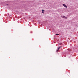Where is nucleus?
I'll return each instance as SVG.
<instances>
[{
	"label": "nucleus",
	"instance_id": "3",
	"mask_svg": "<svg viewBox=\"0 0 78 78\" xmlns=\"http://www.w3.org/2000/svg\"><path fill=\"white\" fill-rule=\"evenodd\" d=\"M61 47H62L60 46V47H59L58 48V49L56 51V52H58V50H59V48H61Z\"/></svg>",
	"mask_w": 78,
	"mask_h": 78
},
{
	"label": "nucleus",
	"instance_id": "4",
	"mask_svg": "<svg viewBox=\"0 0 78 78\" xmlns=\"http://www.w3.org/2000/svg\"><path fill=\"white\" fill-rule=\"evenodd\" d=\"M55 35H56V36H59V35L58 34H55Z\"/></svg>",
	"mask_w": 78,
	"mask_h": 78
},
{
	"label": "nucleus",
	"instance_id": "6",
	"mask_svg": "<svg viewBox=\"0 0 78 78\" xmlns=\"http://www.w3.org/2000/svg\"><path fill=\"white\" fill-rule=\"evenodd\" d=\"M42 11H43V12H44V10H42Z\"/></svg>",
	"mask_w": 78,
	"mask_h": 78
},
{
	"label": "nucleus",
	"instance_id": "5",
	"mask_svg": "<svg viewBox=\"0 0 78 78\" xmlns=\"http://www.w3.org/2000/svg\"><path fill=\"white\" fill-rule=\"evenodd\" d=\"M42 13H43V14H44V12L42 11Z\"/></svg>",
	"mask_w": 78,
	"mask_h": 78
},
{
	"label": "nucleus",
	"instance_id": "2",
	"mask_svg": "<svg viewBox=\"0 0 78 78\" xmlns=\"http://www.w3.org/2000/svg\"><path fill=\"white\" fill-rule=\"evenodd\" d=\"M63 6H64V7H65V8H67V5H66L65 4H63Z\"/></svg>",
	"mask_w": 78,
	"mask_h": 78
},
{
	"label": "nucleus",
	"instance_id": "7",
	"mask_svg": "<svg viewBox=\"0 0 78 78\" xmlns=\"http://www.w3.org/2000/svg\"><path fill=\"white\" fill-rule=\"evenodd\" d=\"M7 5H8V4H7Z\"/></svg>",
	"mask_w": 78,
	"mask_h": 78
},
{
	"label": "nucleus",
	"instance_id": "1",
	"mask_svg": "<svg viewBox=\"0 0 78 78\" xmlns=\"http://www.w3.org/2000/svg\"><path fill=\"white\" fill-rule=\"evenodd\" d=\"M62 17V18H63L64 19H67V17L64 16H61Z\"/></svg>",
	"mask_w": 78,
	"mask_h": 78
}]
</instances>
